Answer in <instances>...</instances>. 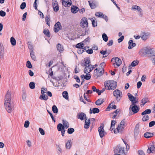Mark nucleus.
Segmentation results:
<instances>
[{
  "label": "nucleus",
  "instance_id": "nucleus-58",
  "mask_svg": "<svg viewBox=\"0 0 155 155\" xmlns=\"http://www.w3.org/2000/svg\"><path fill=\"white\" fill-rule=\"evenodd\" d=\"M101 18L104 19L107 21L108 20L107 16L105 15H104L103 13H102V15H101Z\"/></svg>",
  "mask_w": 155,
  "mask_h": 155
},
{
  "label": "nucleus",
  "instance_id": "nucleus-11",
  "mask_svg": "<svg viewBox=\"0 0 155 155\" xmlns=\"http://www.w3.org/2000/svg\"><path fill=\"white\" fill-rule=\"evenodd\" d=\"M52 3L54 11L55 12H57L59 9V7L57 0H52Z\"/></svg>",
  "mask_w": 155,
  "mask_h": 155
},
{
  "label": "nucleus",
  "instance_id": "nucleus-60",
  "mask_svg": "<svg viewBox=\"0 0 155 155\" xmlns=\"http://www.w3.org/2000/svg\"><path fill=\"white\" fill-rule=\"evenodd\" d=\"M92 89L93 91H95L98 94V93L99 91V89H97L96 87L94 86L92 87Z\"/></svg>",
  "mask_w": 155,
  "mask_h": 155
},
{
  "label": "nucleus",
  "instance_id": "nucleus-10",
  "mask_svg": "<svg viewBox=\"0 0 155 155\" xmlns=\"http://www.w3.org/2000/svg\"><path fill=\"white\" fill-rule=\"evenodd\" d=\"M114 60L115 61V63H113V64L115 68H117L120 66L122 63V61L121 59L118 57L113 58L111 61Z\"/></svg>",
  "mask_w": 155,
  "mask_h": 155
},
{
  "label": "nucleus",
  "instance_id": "nucleus-64",
  "mask_svg": "<svg viewBox=\"0 0 155 155\" xmlns=\"http://www.w3.org/2000/svg\"><path fill=\"white\" fill-rule=\"evenodd\" d=\"M113 41L112 40H110L107 43V45L108 46H111L113 44Z\"/></svg>",
  "mask_w": 155,
  "mask_h": 155
},
{
  "label": "nucleus",
  "instance_id": "nucleus-9",
  "mask_svg": "<svg viewBox=\"0 0 155 155\" xmlns=\"http://www.w3.org/2000/svg\"><path fill=\"white\" fill-rule=\"evenodd\" d=\"M63 125L61 124H59L57 125V129L58 131L61 130V128L64 129H67L69 127L68 122L65 120H63Z\"/></svg>",
  "mask_w": 155,
  "mask_h": 155
},
{
  "label": "nucleus",
  "instance_id": "nucleus-34",
  "mask_svg": "<svg viewBox=\"0 0 155 155\" xmlns=\"http://www.w3.org/2000/svg\"><path fill=\"white\" fill-rule=\"evenodd\" d=\"M116 122L115 120H112L111 121V127L110 128V130L111 131H112L114 129V125L116 124Z\"/></svg>",
  "mask_w": 155,
  "mask_h": 155
},
{
  "label": "nucleus",
  "instance_id": "nucleus-39",
  "mask_svg": "<svg viewBox=\"0 0 155 155\" xmlns=\"http://www.w3.org/2000/svg\"><path fill=\"white\" fill-rule=\"evenodd\" d=\"M140 37L143 40H146L148 38V35L145 33H143Z\"/></svg>",
  "mask_w": 155,
  "mask_h": 155
},
{
  "label": "nucleus",
  "instance_id": "nucleus-3",
  "mask_svg": "<svg viewBox=\"0 0 155 155\" xmlns=\"http://www.w3.org/2000/svg\"><path fill=\"white\" fill-rule=\"evenodd\" d=\"M126 123L125 119L122 120L120 124H118L117 127L114 130V131L115 134L118 133H121L123 131L124 128L126 126Z\"/></svg>",
  "mask_w": 155,
  "mask_h": 155
},
{
  "label": "nucleus",
  "instance_id": "nucleus-32",
  "mask_svg": "<svg viewBox=\"0 0 155 155\" xmlns=\"http://www.w3.org/2000/svg\"><path fill=\"white\" fill-rule=\"evenodd\" d=\"M151 112V110L150 109L146 110L144 111L141 113V115H147V114H150Z\"/></svg>",
  "mask_w": 155,
  "mask_h": 155
},
{
  "label": "nucleus",
  "instance_id": "nucleus-30",
  "mask_svg": "<svg viewBox=\"0 0 155 155\" xmlns=\"http://www.w3.org/2000/svg\"><path fill=\"white\" fill-rule=\"evenodd\" d=\"M48 96L43 94L41 95L39 97V99L41 100L46 101L48 99Z\"/></svg>",
  "mask_w": 155,
  "mask_h": 155
},
{
  "label": "nucleus",
  "instance_id": "nucleus-41",
  "mask_svg": "<svg viewBox=\"0 0 155 155\" xmlns=\"http://www.w3.org/2000/svg\"><path fill=\"white\" fill-rule=\"evenodd\" d=\"M29 87L31 89H34L35 87V83L33 82H31L29 84Z\"/></svg>",
  "mask_w": 155,
  "mask_h": 155
},
{
  "label": "nucleus",
  "instance_id": "nucleus-16",
  "mask_svg": "<svg viewBox=\"0 0 155 155\" xmlns=\"http://www.w3.org/2000/svg\"><path fill=\"white\" fill-rule=\"evenodd\" d=\"M62 28V26L60 23L58 21L56 23L54 27V30L55 32H58L59 30Z\"/></svg>",
  "mask_w": 155,
  "mask_h": 155
},
{
  "label": "nucleus",
  "instance_id": "nucleus-38",
  "mask_svg": "<svg viewBox=\"0 0 155 155\" xmlns=\"http://www.w3.org/2000/svg\"><path fill=\"white\" fill-rule=\"evenodd\" d=\"M43 32L45 35L47 36V37H50V32L48 29H44Z\"/></svg>",
  "mask_w": 155,
  "mask_h": 155
},
{
  "label": "nucleus",
  "instance_id": "nucleus-62",
  "mask_svg": "<svg viewBox=\"0 0 155 155\" xmlns=\"http://www.w3.org/2000/svg\"><path fill=\"white\" fill-rule=\"evenodd\" d=\"M102 13L97 12L95 13V15L98 17H101V15H102Z\"/></svg>",
  "mask_w": 155,
  "mask_h": 155
},
{
  "label": "nucleus",
  "instance_id": "nucleus-50",
  "mask_svg": "<svg viewBox=\"0 0 155 155\" xmlns=\"http://www.w3.org/2000/svg\"><path fill=\"white\" fill-rule=\"evenodd\" d=\"M30 124L29 121L28 120H26L25 122L24 127L26 128L28 127Z\"/></svg>",
  "mask_w": 155,
  "mask_h": 155
},
{
  "label": "nucleus",
  "instance_id": "nucleus-25",
  "mask_svg": "<svg viewBox=\"0 0 155 155\" xmlns=\"http://www.w3.org/2000/svg\"><path fill=\"white\" fill-rule=\"evenodd\" d=\"M90 123V120L89 119H86L84 127L86 129H88L89 127V125Z\"/></svg>",
  "mask_w": 155,
  "mask_h": 155
},
{
  "label": "nucleus",
  "instance_id": "nucleus-53",
  "mask_svg": "<svg viewBox=\"0 0 155 155\" xmlns=\"http://www.w3.org/2000/svg\"><path fill=\"white\" fill-rule=\"evenodd\" d=\"M151 60L153 64L155 65V55H153L151 57Z\"/></svg>",
  "mask_w": 155,
  "mask_h": 155
},
{
  "label": "nucleus",
  "instance_id": "nucleus-52",
  "mask_svg": "<svg viewBox=\"0 0 155 155\" xmlns=\"http://www.w3.org/2000/svg\"><path fill=\"white\" fill-rule=\"evenodd\" d=\"M26 65V66L29 68H31L32 67V65L30 62L29 61H27Z\"/></svg>",
  "mask_w": 155,
  "mask_h": 155
},
{
  "label": "nucleus",
  "instance_id": "nucleus-4",
  "mask_svg": "<svg viewBox=\"0 0 155 155\" xmlns=\"http://www.w3.org/2000/svg\"><path fill=\"white\" fill-rule=\"evenodd\" d=\"M114 155H125L124 152V147L118 145L116 147L114 150Z\"/></svg>",
  "mask_w": 155,
  "mask_h": 155
},
{
  "label": "nucleus",
  "instance_id": "nucleus-17",
  "mask_svg": "<svg viewBox=\"0 0 155 155\" xmlns=\"http://www.w3.org/2000/svg\"><path fill=\"white\" fill-rule=\"evenodd\" d=\"M62 4L65 7H69L71 5V0H62Z\"/></svg>",
  "mask_w": 155,
  "mask_h": 155
},
{
  "label": "nucleus",
  "instance_id": "nucleus-33",
  "mask_svg": "<svg viewBox=\"0 0 155 155\" xmlns=\"http://www.w3.org/2000/svg\"><path fill=\"white\" fill-rule=\"evenodd\" d=\"M88 2L89 3V5L91 7V9H94L96 7V4L94 2H91L89 1H88Z\"/></svg>",
  "mask_w": 155,
  "mask_h": 155
},
{
  "label": "nucleus",
  "instance_id": "nucleus-23",
  "mask_svg": "<svg viewBox=\"0 0 155 155\" xmlns=\"http://www.w3.org/2000/svg\"><path fill=\"white\" fill-rule=\"evenodd\" d=\"M79 10V8L76 6H72L71 8V12L73 13H76Z\"/></svg>",
  "mask_w": 155,
  "mask_h": 155
},
{
  "label": "nucleus",
  "instance_id": "nucleus-47",
  "mask_svg": "<svg viewBox=\"0 0 155 155\" xmlns=\"http://www.w3.org/2000/svg\"><path fill=\"white\" fill-rule=\"evenodd\" d=\"M111 108L112 109H116L117 106L115 105H113V104L111 103L109 104L107 108Z\"/></svg>",
  "mask_w": 155,
  "mask_h": 155
},
{
  "label": "nucleus",
  "instance_id": "nucleus-57",
  "mask_svg": "<svg viewBox=\"0 0 155 155\" xmlns=\"http://www.w3.org/2000/svg\"><path fill=\"white\" fill-rule=\"evenodd\" d=\"M155 124V121H152L149 123V126L150 127H151L154 125Z\"/></svg>",
  "mask_w": 155,
  "mask_h": 155
},
{
  "label": "nucleus",
  "instance_id": "nucleus-48",
  "mask_svg": "<svg viewBox=\"0 0 155 155\" xmlns=\"http://www.w3.org/2000/svg\"><path fill=\"white\" fill-rule=\"evenodd\" d=\"M76 47L77 48H81L82 49L83 48L84 44L82 43H80L77 44Z\"/></svg>",
  "mask_w": 155,
  "mask_h": 155
},
{
  "label": "nucleus",
  "instance_id": "nucleus-12",
  "mask_svg": "<svg viewBox=\"0 0 155 155\" xmlns=\"http://www.w3.org/2000/svg\"><path fill=\"white\" fill-rule=\"evenodd\" d=\"M127 95L129 97V99L131 101V105H134L137 102V100L136 99L135 97H134L130 93H128Z\"/></svg>",
  "mask_w": 155,
  "mask_h": 155
},
{
  "label": "nucleus",
  "instance_id": "nucleus-54",
  "mask_svg": "<svg viewBox=\"0 0 155 155\" xmlns=\"http://www.w3.org/2000/svg\"><path fill=\"white\" fill-rule=\"evenodd\" d=\"M47 91V90L46 88L45 87H42L41 89V93L42 94H44L46 93Z\"/></svg>",
  "mask_w": 155,
  "mask_h": 155
},
{
  "label": "nucleus",
  "instance_id": "nucleus-45",
  "mask_svg": "<svg viewBox=\"0 0 155 155\" xmlns=\"http://www.w3.org/2000/svg\"><path fill=\"white\" fill-rule=\"evenodd\" d=\"M86 75L84 77V78L87 80H89L91 78V76L89 73H85Z\"/></svg>",
  "mask_w": 155,
  "mask_h": 155
},
{
  "label": "nucleus",
  "instance_id": "nucleus-35",
  "mask_svg": "<svg viewBox=\"0 0 155 155\" xmlns=\"http://www.w3.org/2000/svg\"><path fill=\"white\" fill-rule=\"evenodd\" d=\"M10 42L11 44L15 46L16 45V41L15 38L13 37H12L10 38Z\"/></svg>",
  "mask_w": 155,
  "mask_h": 155
},
{
  "label": "nucleus",
  "instance_id": "nucleus-21",
  "mask_svg": "<svg viewBox=\"0 0 155 155\" xmlns=\"http://www.w3.org/2000/svg\"><path fill=\"white\" fill-rule=\"evenodd\" d=\"M131 10L134 11H137L138 12H140L142 11V10L140 8L139 6L136 5H133L132 7Z\"/></svg>",
  "mask_w": 155,
  "mask_h": 155
},
{
  "label": "nucleus",
  "instance_id": "nucleus-18",
  "mask_svg": "<svg viewBox=\"0 0 155 155\" xmlns=\"http://www.w3.org/2000/svg\"><path fill=\"white\" fill-rule=\"evenodd\" d=\"M150 102L149 99L148 97H145L143 98L141 101L140 106L142 107L145 104Z\"/></svg>",
  "mask_w": 155,
  "mask_h": 155
},
{
  "label": "nucleus",
  "instance_id": "nucleus-44",
  "mask_svg": "<svg viewBox=\"0 0 155 155\" xmlns=\"http://www.w3.org/2000/svg\"><path fill=\"white\" fill-rule=\"evenodd\" d=\"M30 53L31 57L32 58V59H33L34 60H35L36 57L34 54L33 51H30Z\"/></svg>",
  "mask_w": 155,
  "mask_h": 155
},
{
  "label": "nucleus",
  "instance_id": "nucleus-46",
  "mask_svg": "<svg viewBox=\"0 0 155 155\" xmlns=\"http://www.w3.org/2000/svg\"><path fill=\"white\" fill-rule=\"evenodd\" d=\"M139 61L137 60L133 61L131 63V65L133 66H135L138 64Z\"/></svg>",
  "mask_w": 155,
  "mask_h": 155
},
{
  "label": "nucleus",
  "instance_id": "nucleus-29",
  "mask_svg": "<svg viewBox=\"0 0 155 155\" xmlns=\"http://www.w3.org/2000/svg\"><path fill=\"white\" fill-rule=\"evenodd\" d=\"M104 102L103 99H99L97 100L95 102V104L97 105H100L101 104Z\"/></svg>",
  "mask_w": 155,
  "mask_h": 155
},
{
  "label": "nucleus",
  "instance_id": "nucleus-22",
  "mask_svg": "<svg viewBox=\"0 0 155 155\" xmlns=\"http://www.w3.org/2000/svg\"><path fill=\"white\" fill-rule=\"evenodd\" d=\"M154 151H155V147L153 145H150L149 147L147 150V152L150 153H153Z\"/></svg>",
  "mask_w": 155,
  "mask_h": 155
},
{
  "label": "nucleus",
  "instance_id": "nucleus-2",
  "mask_svg": "<svg viewBox=\"0 0 155 155\" xmlns=\"http://www.w3.org/2000/svg\"><path fill=\"white\" fill-rule=\"evenodd\" d=\"M117 83L116 81L113 80L107 81L104 82L105 87H107L106 89L108 90L115 89L117 86Z\"/></svg>",
  "mask_w": 155,
  "mask_h": 155
},
{
  "label": "nucleus",
  "instance_id": "nucleus-31",
  "mask_svg": "<svg viewBox=\"0 0 155 155\" xmlns=\"http://www.w3.org/2000/svg\"><path fill=\"white\" fill-rule=\"evenodd\" d=\"M57 49L59 51H62L64 50V48L61 44H58L57 45Z\"/></svg>",
  "mask_w": 155,
  "mask_h": 155
},
{
  "label": "nucleus",
  "instance_id": "nucleus-49",
  "mask_svg": "<svg viewBox=\"0 0 155 155\" xmlns=\"http://www.w3.org/2000/svg\"><path fill=\"white\" fill-rule=\"evenodd\" d=\"M74 131V129L73 128H69L68 130V134H72Z\"/></svg>",
  "mask_w": 155,
  "mask_h": 155
},
{
  "label": "nucleus",
  "instance_id": "nucleus-24",
  "mask_svg": "<svg viewBox=\"0 0 155 155\" xmlns=\"http://www.w3.org/2000/svg\"><path fill=\"white\" fill-rule=\"evenodd\" d=\"M136 45V44L135 43H133V40H130L129 41V46L128 48L129 49H131L135 47Z\"/></svg>",
  "mask_w": 155,
  "mask_h": 155
},
{
  "label": "nucleus",
  "instance_id": "nucleus-8",
  "mask_svg": "<svg viewBox=\"0 0 155 155\" xmlns=\"http://www.w3.org/2000/svg\"><path fill=\"white\" fill-rule=\"evenodd\" d=\"M113 94L116 97V99L117 102L119 101L122 97V92L118 89L114 90L113 91Z\"/></svg>",
  "mask_w": 155,
  "mask_h": 155
},
{
  "label": "nucleus",
  "instance_id": "nucleus-1",
  "mask_svg": "<svg viewBox=\"0 0 155 155\" xmlns=\"http://www.w3.org/2000/svg\"><path fill=\"white\" fill-rule=\"evenodd\" d=\"M139 53L142 56L151 57L153 55L154 51L153 49L150 48H145L141 49Z\"/></svg>",
  "mask_w": 155,
  "mask_h": 155
},
{
  "label": "nucleus",
  "instance_id": "nucleus-61",
  "mask_svg": "<svg viewBox=\"0 0 155 155\" xmlns=\"http://www.w3.org/2000/svg\"><path fill=\"white\" fill-rule=\"evenodd\" d=\"M74 78L76 79V81L77 82H78V83L80 82V79L78 76H77V75H75L74 76Z\"/></svg>",
  "mask_w": 155,
  "mask_h": 155
},
{
  "label": "nucleus",
  "instance_id": "nucleus-14",
  "mask_svg": "<svg viewBox=\"0 0 155 155\" xmlns=\"http://www.w3.org/2000/svg\"><path fill=\"white\" fill-rule=\"evenodd\" d=\"M98 131L100 136L101 138L104 137L106 134V133L104 131L103 127L102 126L98 127Z\"/></svg>",
  "mask_w": 155,
  "mask_h": 155
},
{
  "label": "nucleus",
  "instance_id": "nucleus-6",
  "mask_svg": "<svg viewBox=\"0 0 155 155\" xmlns=\"http://www.w3.org/2000/svg\"><path fill=\"white\" fill-rule=\"evenodd\" d=\"M130 112L129 115L130 116L137 113L138 112L139 110V108L136 105H130Z\"/></svg>",
  "mask_w": 155,
  "mask_h": 155
},
{
  "label": "nucleus",
  "instance_id": "nucleus-36",
  "mask_svg": "<svg viewBox=\"0 0 155 155\" xmlns=\"http://www.w3.org/2000/svg\"><path fill=\"white\" fill-rule=\"evenodd\" d=\"M63 97L65 99H68V94L67 91H64L62 93Z\"/></svg>",
  "mask_w": 155,
  "mask_h": 155
},
{
  "label": "nucleus",
  "instance_id": "nucleus-5",
  "mask_svg": "<svg viewBox=\"0 0 155 155\" xmlns=\"http://www.w3.org/2000/svg\"><path fill=\"white\" fill-rule=\"evenodd\" d=\"M104 73V70L102 68H97L94 71V76L95 78H97L101 76Z\"/></svg>",
  "mask_w": 155,
  "mask_h": 155
},
{
  "label": "nucleus",
  "instance_id": "nucleus-26",
  "mask_svg": "<svg viewBox=\"0 0 155 155\" xmlns=\"http://www.w3.org/2000/svg\"><path fill=\"white\" fill-rule=\"evenodd\" d=\"M100 111L97 108H94L92 110L91 109H90V113L91 114L92 113L94 114L98 113Z\"/></svg>",
  "mask_w": 155,
  "mask_h": 155
},
{
  "label": "nucleus",
  "instance_id": "nucleus-27",
  "mask_svg": "<svg viewBox=\"0 0 155 155\" xmlns=\"http://www.w3.org/2000/svg\"><path fill=\"white\" fill-rule=\"evenodd\" d=\"M153 134L151 133L146 132L144 134V137L147 138H149L153 136Z\"/></svg>",
  "mask_w": 155,
  "mask_h": 155
},
{
  "label": "nucleus",
  "instance_id": "nucleus-7",
  "mask_svg": "<svg viewBox=\"0 0 155 155\" xmlns=\"http://www.w3.org/2000/svg\"><path fill=\"white\" fill-rule=\"evenodd\" d=\"M5 109L9 113L12 112L14 110V105L11 102L4 103Z\"/></svg>",
  "mask_w": 155,
  "mask_h": 155
},
{
  "label": "nucleus",
  "instance_id": "nucleus-59",
  "mask_svg": "<svg viewBox=\"0 0 155 155\" xmlns=\"http://www.w3.org/2000/svg\"><path fill=\"white\" fill-rule=\"evenodd\" d=\"M6 15L5 12L2 11L1 10L0 11V15L2 17H4Z\"/></svg>",
  "mask_w": 155,
  "mask_h": 155
},
{
  "label": "nucleus",
  "instance_id": "nucleus-40",
  "mask_svg": "<svg viewBox=\"0 0 155 155\" xmlns=\"http://www.w3.org/2000/svg\"><path fill=\"white\" fill-rule=\"evenodd\" d=\"M52 110L53 112L54 113H57L58 112V111L57 107L55 105H54L52 106Z\"/></svg>",
  "mask_w": 155,
  "mask_h": 155
},
{
  "label": "nucleus",
  "instance_id": "nucleus-55",
  "mask_svg": "<svg viewBox=\"0 0 155 155\" xmlns=\"http://www.w3.org/2000/svg\"><path fill=\"white\" fill-rule=\"evenodd\" d=\"M38 130L40 133L42 135H45V131L43 129L39 128Z\"/></svg>",
  "mask_w": 155,
  "mask_h": 155
},
{
  "label": "nucleus",
  "instance_id": "nucleus-43",
  "mask_svg": "<svg viewBox=\"0 0 155 155\" xmlns=\"http://www.w3.org/2000/svg\"><path fill=\"white\" fill-rule=\"evenodd\" d=\"M103 40L107 42L108 40V37L105 33H103L102 35Z\"/></svg>",
  "mask_w": 155,
  "mask_h": 155
},
{
  "label": "nucleus",
  "instance_id": "nucleus-51",
  "mask_svg": "<svg viewBox=\"0 0 155 155\" xmlns=\"http://www.w3.org/2000/svg\"><path fill=\"white\" fill-rule=\"evenodd\" d=\"M26 6V3L25 2H22L20 5V8L23 10L25 9Z\"/></svg>",
  "mask_w": 155,
  "mask_h": 155
},
{
  "label": "nucleus",
  "instance_id": "nucleus-37",
  "mask_svg": "<svg viewBox=\"0 0 155 155\" xmlns=\"http://www.w3.org/2000/svg\"><path fill=\"white\" fill-rule=\"evenodd\" d=\"M142 120L143 121H146L149 120V117L148 115H144Z\"/></svg>",
  "mask_w": 155,
  "mask_h": 155
},
{
  "label": "nucleus",
  "instance_id": "nucleus-28",
  "mask_svg": "<svg viewBox=\"0 0 155 155\" xmlns=\"http://www.w3.org/2000/svg\"><path fill=\"white\" fill-rule=\"evenodd\" d=\"M71 142V140H68L66 143L65 147L66 149H70L71 148L72 144Z\"/></svg>",
  "mask_w": 155,
  "mask_h": 155
},
{
  "label": "nucleus",
  "instance_id": "nucleus-20",
  "mask_svg": "<svg viewBox=\"0 0 155 155\" xmlns=\"http://www.w3.org/2000/svg\"><path fill=\"white\" fill-rule=\"evenodd\" d=\"M77 117L78 119H79L81 120H82L86 118V114L83 112L78 113V114Z\"/></svg>",
  "mask_w": 155,
  "mask_h": 155
},
{
  "label": "nucleus",
  "instance_id": "nucleus-15",
  "mask_svg": "<svg viewBox=\"0 0 155 155\" xmlns=\"http://www.w3.org/2000/svg\"><path fill=\"white\" fill-rule=\"evenodd\" d=\"M81 26L83 28H87V27L88 23L87 18H83L81 20Z\"/></svg>",
  "mask_w": 155,
  "mask_h": 155
},
{
  "label": "nucleus",
  "instance_id": "nucleus-63",
  "mask_svg": "<svg viewBox=\"0 0 155 155\" xmlns=\"http://www.w3.org/2000/svg\"><path fill=\"white\" fill-rule=\"evenodd\" d=\"M138 153L139 155H145L144 152L142 150H139L138 151Z\"/></svg>",
  "mask_w": 155,
  "mask_h": 155
},
{
  "label": "nucleus",
  "instance_id": "nucleus-13",
  "mask_svg": "<svg viewBox=\"0 0 155 155\" xmlns=\"http://www.w3.org/2000/svg\"><path fill=\"white\" fill-rule=\"evenodd\" d=\"M11 94L10 92L8 91L4 99V103L11 102Z\"/></svg>",
  "mask_w": 155,
  "mask_h": 155
},
{
  "label": "nucleus",
  "instance_id": "nucleus-19",
  "mask_svg": "<svg viewBox=\"0 0 155 155\" xmlns=\"http://www.w3.org/2000/svg\"><path fill=\"white\" fill-rule=\"evenodd\" d=\"M91 67V64H89L85 66L84 70V73H89L91 72L92 70V68Z\"/></svg>",
  "mask_w": 155,
  "mask_h": 155
},
{
  "label": "nucleus",
  "instance_id": "nucleus-56",
  "mask_svg": "<svg viewBox=\"0 0 155 155\" xmlns=\"http://www.w3.org/2000/svg\"><path fill=\"white\" fill-rule=\"evenodd\" d=\"M90 60L88 59H86L85 60V66H87L88 65L90 64Z\"/></svg>",
  "mask_w": 155,
  "mask_h": 155
},
{
  "label": "nucleus",
  "instance_id": "nucleus-42",
  "mask_svg": "<svg viewBox=\"0 0 155 155\" xmlns=\"http://www.w3.org/2000/svg\"><path fill=\"white\" fill-rule=\"evenodd\" d=\"M95 18H92L91 20L92 21V26L93 27H95L97 26V23L96 21H95L94 19Z\"/></svg>",
  "mask_w": 155,
  "mask_h": 155
}]
</instances>
